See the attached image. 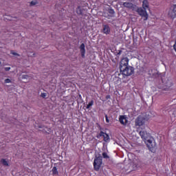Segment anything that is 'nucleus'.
Listing matches in <instances>:
<instances>
[{
    "mask_svg": "<svg viewBox=\"0 0 176 176\" xmlns=\"http://www.w3.org/2000/svg\"><path fill=\"white\" fill-rule=\"evenodd\" d=\"M5 83H12V80L7 78L4 80Z\"/></svg>",
    "mask_w": 176,
    "mask_h": 176,
    "instance_id": "obj_25",
    "label": "nucleus"
},
{
    "mask_svg": "<svg viewBox=\"0 0 176 176\" xmlns=\"http://www.w3.org/2000/svg\"><path fill=\"white\" fill-rule=\"evenodd\" d=\"M21 79H23V80H31V78L29 77L28 75H22L21 76Z\"/></svg>",
    "mask_w": 176,
    "mask_h": 176,
    "instance_id": "obj_15",
    "label": "nucleus"
},
{
    "mask_svg": "<svg viewBox=\"0 0 176 176\" xmlns=\"http://www.w3.org/2000/svg\"><path fill=\"white\" fill-rule=\"evenodd\" d=\"M11 54H12L13 56H17V57H20V54H19L17 52H14V51H11Z\"/></svg>",
    "mask_w": 176,
    "mask_h": 176,
    "instance_id": "obj_21",
    "label": "nucleus"
},
{
    "mask_svg": "<svg viewBox=\"0 0 176 176\" xmlns=\"http://www.w3.org/2000/svg\"><path fill=\"white\" fill-rule=\"evenodd\" d=\"M46 96H47L46 93L41 94V97H43V98H45Z\"/></svg>",
    "mask_w": 176,
    "mask_h": 176,
    "instance_id": "obj_26",
    "label": "nucleus"
},
{
    "mask_svg": "<svg viewBox=\"0 0 176 176\" xmlns=\"http://www.w3.org/2000/svg\"><path fill=\"white\" fill-rule=\"evenodd\" d=\"M148 119L149 118L145 117L144 115L139 116L135 120V126H138V127H144V124H145V122H146Z\"/></svg>",
    "mask_w": 176,
    "mask_h": 176,
    "instance_id": "obj_3",
    "label": "nucleus"
},
{
    "mask_svg": "<svg viewBox=\"0 0 176 176\" xmlns=\"http://www.w3.org/2000/svg\"><path fill=\"white\" fill-rule=\"evenodd\" d=\"M94 104V101L91 100L88 104L87 105V109H90L91 107H93V105Z\"/></svg>",
    "mask_w": 176,
    "mask_h": 176,
    "instance_id": "obj_16",
    "label": "nucleus"
},
{
    "mask_svg": "<svg viewBox=\"0 0 176 176\" xmlns=\"http://www.w3.org/2000/svg\"><path fill=\"white\" fill-rule=\"evenodd\" d=\"M142 8L144 10H146L149 8V3L147 0H144L142 2Z\"/></svg>",
    "mask_w": 176,
    "mask_h": 176,
    "instance_id": "obj_14",
    "label": "nucleus"
},
{
    "mask_svg": "<svg viewBox=\"0 0 176 176\" xmlns=\"http://www.w3.org/2000/svg\"><path fill=\"white\" fill-rule=\"evenodd\" d=\"M76 12L78 13V14H82V10L80 9V7H78L77 8Z\"/></svg>",
    "mask_w": 176,
    "mask_h": 176,
    "instance_id": "obj_23",
    "label": "nucleus"
},
{
    "mask_svg": "<svg viewBox=\"0 0 176 176\" xmlns=\"http://www.w3.org/2000/svg\"><path fill=\"white\" fill-rule=\"evenodd\" d=\"M52 131V130L50 129H48V128H45L43 130V133H47L49 134V133H50Z\"/></svg>",
    "mask_w": 176,
    "mask_h": 176,
    "instance_id": "obj_19",
    "label": "nucleus"
},
{
    "mask_svg": "<svg viewBox=\"0 0 176 176\" xmlns=\"http://www.w3.org/2000/svg\"><path fill=\"white\" fill-rule=\"evenodd\" d=\"M109 13H111V14H113V13H115V11H113V10H110Z\"/></svg>",
    "mask_w": 176,
    "mask_h": 176,
    "instance_id": "obj_28",
    "label": "nucleus"
},
{
    "mask_svg": "<svg viewBox=\"0 0 176 176\" xmlns=\"http://www.w3.org/2000/svg\"><path fill=\"white\" fill-rule=\"evenodd\" d=\"M105 118H106V122L107 123H109V119L108 118V116H105Z\"/></svg>",
    "mask_w": 176,
    "mask_h": 176,
    "instance_id": "obj_27",
    "label": "nucleus"
},
{
    "mask_svg": "<svg viewBox=\"0 0 176 176\" xmlns=\"http://www.w3.org/2000/svg\"><path fill=\"white\" fill-rule=\"evenodd\" d=\"M100 135L101 137H103L104 138V141H105V142H108V141H109V135L104 132H100Z\"/></svg>",
    "mask_w": 176,
    "mask_h": 176,
    "instance_id": "obj_13",
    "label": "nucleus"
},
{
    "mask_svg": "<svg viewBox=\"0 0 176 176\" xmlns=\"http://www.w3.org/2000/svg\"><path fill=\"white\" fill-rule=\"evenodd\" d=\"M80 50L82 57H85V54H86V50H85V44L84 43L80 45Z\"/></svg>",
    "mask_w": 176,
    "mask_h": 176,
    "instance_id": "obj_11",
    "label": "nucleus"
},
{
    "mask_svg": "<svg viewBox=\"0 0 176 176\" xmlns=\"http://www.w3.org/2000/svg\"><path fill=\"white\" fill-rule=\"evenodd\" d=\"M120 72L124 76H131L134 74V67L131 66H126L120 69Z\"/></svg>",
    "mask_w": 176,
    "mask_h": 176,
    "instance_id": "obj_2",
    "label": "nucleus"
},
{
    "mask_svg": "<svg viewBox=\"0 0 176 176\" xmlns=\"http://www.w3.org/2000/svg\"><path fill=\"white\" fill-rule=\"evenodd\" d=\"M1 64H2V62L0 60V65H1Z\"/></svg>",
    "mask_w": 176,
    "mask_h": 176,
    "instance_id": "obj_30",
    "label": "nucleus"
},
{
    "mask_svg": "<svg viewBox=\"0 0 176 176\" xmlns=\"http://www.w3.org/2000/svg\"><path fill=\"white\" fill-rule=\"evenodd\" d=\"M120 122L121 124H127L129 120L127 119V117L126 116H120Z\"/></svg>",
    "mask_w": 176,
    "mask_h": 176,
    "instance_id": "obj_8",
    "label": "nucleus"
},
{
    "mask_svg": "<svg viewBox=\"0 0 176 176\" xmlns=\"http://www.w3.org/2000/svg\"><path fill=\"white\" fill-rule=\"evenodd\" d=\"M1 163L3 164V166H9V163H8V161L6 160H2Z\"/></svg>",
    "mask_w": 176,
    "mask_h": 176,
    "instance_id": "obj_20",
    "label": "nucleus"
},
{
    "mask_svg": "<svg viewBox=\"0 0 176 176\" xmlns=\"http://www.w3.org/2000/svg\"><path fill=\"white\" fill-rule=\"evenodd\" d=\"M52 173L54 174V175H56L58 174V171H57V168L56 167H54L52 168Z\"/></svg>",
    "mask_w": 176,
    "mask_h": 176,
    "instance_id": "obj_18",
    "label": "nucleus"
},
{
    "mask_svg": "<svg viewBox=\"0 0 176 176\" xmlns=\"http://www.w3.org/2000/svg\"><path fill=\"white\" fill-rule=\"evenodd\" d=\"M5 71H10V67H5Z\"/></svg>",
    "mask_w": 176,
    "mask_h": 176,
    "instance_id": "obj_29",
    "label": "nucleus"
},
{
    "mask_svg": "<svg viewBox=\"0 0 176 176\" xmlns=\"http://www.w3.org/2000/svg\"><path fill=\"white\" fill-rule=\"evenodd\" d=\"M144 142L151 152H153L154 149L156 148V142H155V139H153V138L150 137L146 139Z\"/></svg>",
    "mask_w": 176,
    "mask_h": 176,
    "instance_id": "obj_1",
    "label": "nucleus"
},
{
    "mask_svg": "<svg viewBox=\"0 0 176 176\" xmlns=\"http://www.w3.org/2000/svg\"><path fill=\"white\" fill-rule=\"evenodd\" d=\"M36 3H38V1H36V0H33L30 2V5L32 6H34V5H36Z\"/></svg>",
    "mask_w": 176,
    "mask_h": 176,
    "instance_id": "obj_22",
    "label": "nucleus"
},
{
    "mask_svg": "<svg viewBox=\"0 0 176 176\" xmlns=\"http://www.w3.org/2000/svg\"><path fill=\"white\" fill-rule=\"evenodd\" d=\"M126 67H129V58H123L120 63V69Z\"/></svg>",
    "mask_w": 176,
    "mask_h": 176,
    "instance_id": "obj_7",
    "label": "nucleus"
},
{
    "mask_svg": "<svg viewBox=\"0 0 176 176\" xmlns=\"http://www.w3.org/2000/svg\"><path fill=\"white\" fill-rule=\"evenodd\" d=\"M123 6H124V8H127L128 9H134V5L129 2H124L123 3Z\"/></svg>",
    "mask_w": 176,
    "mask_h": 176,
    "instance_id": "obj_12",
    "label": "nucleus"
},
{
    "mask_svg": "<svg viewBox=\"0 0 176 176\" xmlns=\"http://www.w3.org/2000/svg\"><path fill=\"white\" fill-rule=\"evenodd\" d=\"M102 164V157H96L94 161V167L96 171H98V170H100Z\"/></svg>",
    "mask_w": 176,
    "mask_h": 176,
    "instance_id": "obj_4",
    "label": "nucleus"
},
{
    "mask_svg": "<svg viewBox=\"0 0 176 176\" xmlns=\"http://www.w3.org/2000/svg\"><path fill=\"white\" fill-rule=\"evenodd\" d=\"M102 155V157H104V159H108L109 157L108 156V154H107V153H103Z\"/></svg>",
    "mask_w": 176,
    "mask_h": 176,
    "instance_id": "obj_24",
    "label": "nucleus"
},
{
    "mask_svg": "<svg viewBox=\"0 0 176 176\" xmlns=\"http://www.w3.org/2000/svg\"><path fill=\"white\" fill-rule=\"evenodd\" d=\"M137 12L140 16L144 18V20H148V12H146V10L139 8L137 10Z\"/></svg>",
    "mask_w": 176,
    "mask_h": 176,
    "instance_id": "obj_6",
    "label": "nucleus"
},
{
    "mask_svg": "<svg viewBox=\"0 0 176 176\" xmlns=\"http://www.w3.org/2000/svg\"><path fill=\"white\" fill-rule=\"evenodd\" d=\"M102 32H103V34H105L106 35L109 34V33L111 32V28H109V26L104 25Z\"/></svg>",
    "mask_w": 176,
    "mask_h": 176,
    "instance_id": "obj_10",
    "label": "nucleus"
},
{
    "mask_svg": "<svg viewBox=\"0 0 176 176\" xmlns=\"http://www.w3.org/2000/svg\"><path fill=\"white\" fill-rule=\"evenodd\" d=\"M164 85L166 87H171V86H173V84L171 83V81L168 80L166 82L164 83Z\"/></svg>",
    "mask_w": 176,
    "mask_h": 176,
    "instance_id": "obj_17",
    "label": "nucleus"
},
{
    "mask_svg": "<svg viewBox=\"0 0 176 176\" xmlns=\"http://www.w3.org/2000/svg\"><path fill=\"white\" fill-rule=\"evenodd\" d=\"M167 14L170 19H176V5L172 6L168 10Z\"/></svg>",
    "mask_w": 176,
    "mask_h": 176,
    "instance_id": "obj_5",
    "label": "nucleus"
},
{
    "mask_svg": "<svg viewBox=\"0 0 176 176\" xmlns=\"http://www.w3.org/2000/svg\"><path fill=\"white\" fill-rule=\"evenodd\" d=\"M140 136L142 137V138L143 140H144V141H145L146 140H148V138H150V137H149V134H148V133H146V131H140Z\"/></svg>",
    "mask_w": 176,
    "mask_h": 176,
    "instance_id": "obj_9",
    "label": "nucleus"
}]
</instances>
